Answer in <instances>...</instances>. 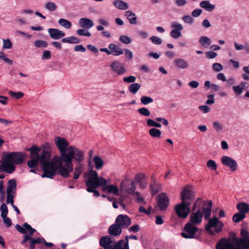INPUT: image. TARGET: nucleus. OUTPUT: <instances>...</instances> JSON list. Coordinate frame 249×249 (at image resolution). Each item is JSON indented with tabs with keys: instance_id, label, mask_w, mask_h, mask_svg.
Here are the masks:
<instances>
[{
	"instance_id": "13",
	"label": "nucleus",
	"mask_w": 249,
	"mask_h": 249,
	"mask_svg": "<svg viewBox=\"0 0 249 249\" xmlns=\"http://www.w3.org/2000/svg\"><path fill=\"white\" fill-rule=\"evenodd\" d=\"M115 222L117 223L122 229H126L131 224L130 218L127 215L124 214L118 215Z\"/></svg>"
},
{
	"instance_id": "63",
	"label": "nucleus",
	"mask_w": 249,
	"mask_h": 249,
	"mask_svg": "<svg viewBox=\"0 0 249 249\" xmlns=\"http://www.w3.org/2000/svg\"><path fill=\"white\" fill-rule=\"evenodd\" d=\"M155 121H157V122L162 123L165 126H167L169 124L168 120L164 118L157 117L155 118Z\"/></svg>"
},
{
	"instance_id": "39",
	"label": "nucleus",
	"mask_w": 249,
	"mask_h": 249,
	"mask_svg": "<svg viewBox=\"0 0 249 249\" xmlns=\"http://www.w3.org/2000/svg\"><path fill=\"white\" fill-rule=\"evenodd\" d=\"M146 124L149 127H155L160 128L161 127L160 124L158 123L157 121L151 119H148L146 120Z\"/></svg>"
},
{
	"instance_id": "24",
	"label": "nucleus",
	"mask_w": 249,
	"mask_h": 249,
	"mask_svg": "<svg viewBox=\"0 0 249 249\" xmlns=\"http://www.w3.org/2000/svg\"><path fill=\"white\" fill-rule=\"evenodd\" d=\"M125 240H120L113 245L112 249H129V245L128 243V236L125 237Z\"/></svg>"
},
{
	"instance_id": "60",
	"label": "nucleus",
	"mask_w": 249,
	"mask_h": 249,
	"mask_svg": "<svg viewBox=\"0 0 249 249\" xmlns=\"http://www.w3.org/2000/svg\"><path fill=\"white\" fill-rule=\"evenodd\" d=\"M213 128L217 131H219L223 129V127L221 123L219 122H214L213 123Z\"/></svg>"
},
{
	"instance_id": "46",
	"label": "nucleus",
	"mask_w": 249,
	"mask_h": 249,
	"mask_svg": "<svg viewBox=\"0 0 249 249\" xmlns=\"http://www.w3.org/2000/svg\"><path fill=\"white\" fill-rule=\"evenodd\" d=\"M34 45L37 48H46L48 43L44 40H38L35 42Z\"/></svg>"
},
{
	"instance_id": "44",
	"label": "nucleus",
	"mask_w": 249,
	"mask_h": 249,
	"mask_svg": "<svg viewBox=\"0 0 249 249\" xmlns=\"http://www.w3.org/2000/svg\"><path fill=\"white\" fill-rule=\"evenodd\" d=\"M141 102L144 105H146L153 102V99L148 96H143L141 98Z\"/></svg>"
},
{
	"instance_id": "23",
	"label": "nucleus",
	"mask_w": 249,
	"mask_h": 249,
	"mask_svg": "<svg viewBox=\"0 0 249 249\" xmlns=\"http://www.w3.org/2000/svg\"><path fill=\"white\" fill-rule=\"evenodd\" d=\"M48 34L50 37L54 40L59 39L62 37V31L55 28H49Z\"/></svg>"
},
{
	"instance_id": "12",
	"label": "nucleus",
	"mask_w": 249,
	"mask_h": 249,
	"mask_svg": "<svg viewBox=\"0 0 249 249\" xmlns=\"http://www.w3.org/2000/svg\"><path fill=\"white\" fill-rule=\"evenodd\" d=\"M110 67L113 72L119 75H124L127 71V70L124 65L118 61H113L111 63Z\"/></svg>"
},
{
	"instance_id": "45",
	"label": "nucleus",
	"mask_w": 249,
	"mask_h": 249,
	"mask_svg": "<svg viewBox=\"0 0 249 249\" xmlns=\"http://www.w3.org/2000/svg\"><path fill=\"white\" fill-rule=\"evenodd\" d=\"M138 111L141 115L145 117H149L151 114L149 110L144 107L138 109Z\"/></svg>"
},
{
	"instance_id": "35",
	"label": "nucleus",
	"mask_w": 249,
	"mask_h": 249,
	"mask_svg": "<svg viewBox=\"0 0 249 249\" xmlns=\"http://www.w3.org/2000/svg\"><path fill=\"white\" fill-rule=\"evenodd\" d=\"M141 86L139 84L134 83L128 86V90L133 94H135L140 89Z\"/></svg>"
},
{
	"instance_id": "38",
	"label": "nucleus",
	"mask_w": 249,
	"mask_h": 249,
	"mask_svg": "<svg viewBox=\"0 0 249 249\" xmlns=\"http://www.w3.org/2000/svg\"><path fill=\"white\" fill-rule=\"evenodd\" d=\"M80 42V40L74 36H71L63 38V42L68 43L77 44Z\"/></svg>"
},
{
	"instance_id": "29",
	"label": "nucleus",
	"mask_w": 249,
	"mask_h": 249,
	"mask_svg": "<svg viewBox=\"0 0 249 249\" xmlns=\"http://www.w3.org/2000/svg\"><path fill=\"white\" fill-rule=\"evenodd\" d=\"M199 5L200 7L208 12L213 11L215 7V5L211 3L209 0L202 1L200 2Z\"/></svg>"
},
{
	"instance_id": "14",
	"label": "nucleus",
	"mask_w": 249,
	"mask_h": 249,
	"mask_svg": "<svg viewBox=\"0 0 249 249\" xmlns=\"http://www.w3.org/2000/svg\"><path fill=\"white\" fill-rule=\"evenodd\" d=\"M16 230L21 233L25 234V235H30L32 237V235L34 234L36 230L33 228L30 225L27 223H25L23 224L22 226L17 224L15 226Z\"/></svg>"
},
{
	"instance_id": "50",
	"label": "nucleus",
	"mask_w": 249,
	"mask_h": 249,
	"mask_svg": "<svg viewBox=\"0 0 249 249\" xmlns=\"http://www.w3.org/2000/svg\"><path fill=\"white\" fill-rule=\"evenodd\" d=\"M170 35L174 39L178 38L182 36L181 32L175 30H172L170 32Z\"/></svg>"
},
{
	"instance_id": "64",
	"label": "nucleus",
	"mask_w": 249,
	"mask_h": 249,
	"mask_svg": "<svg viewBox=\"0 0 249 249\" xmlns=\"http://www.w3.org/2000/svg\"><path fill=\"white\" fill-rule=\"evenodd\" d=\"M1 217L3 219L4 224L7 226V227H9L11 226L12 222L11 219L7 217V215L2 216Z\"/></svg>"
},
{
	"instance_id": "18",
	"label": "nucleus",
	"mask_w": 249,
	"mask_h": 249,
	"mask_svg": "<svg viewBox=\"0 0 249 249\" xmlns=\"http://www.w3.org/2000/svg\"><path fill=\"white\" fill-rule=\"evenodd\" d=\"M212 206L213 203L211 200L203 202L202 211L205 220H208L211 217Z\"/></svg>"
},
{
	"instance_id": "16",
	"label": "nucleus",
	"mask_w": 249,
	"mask_h": 249,
	"mask_svg": "<svg viewBox=\"0 0 249 249\" xmlns=\"http://www.w3.org/2000/svg\"><path fill=\"white\" fill-rule=\"evenodd\" d=\"M203 213L200 209L195 212L192 213L190 216V223L197 225L199 224L202 220Z\"/></svg>"
},
{
	"instance_id": "26",
	"label": "nucleus",
	"mask_w": 249,
	"mask_h": 249,
	"mask_svg": "<svg viewBox=\"0 0 249 249\" xmlns=\"http://www.w3.org/2000/svg\"><path fill=\"white\" fill-rule=\"evenodd\" d=\"M79 24L82 28L89 29L93 26L94 23L92 20L89 18H81L79 20Z\"/></svg>"
},
{
	"instance_id": "28",
	"label": "nucleus",
	"mask_w": 249,
	"mask_h": 249,
	"mask_svg": "<svg viewBox=\"0 0 249 249\" xmlns=\"http://www.w3.org/2000/svg\"><path fill=\"white\" fill-rule=\"evenodd\" d=\"M17 188L16 181L14 179H10L8 181L7 188V195H14Z\"/></svg>"
},
{
	"instance_id": "36",
	"label": "nucleus",
	"mask_w": 249,
	"mask_h": 249,
	"mask_svg": "<svg viewBox=\"0 0 249 249\" xmlns=\"http://www.w3.org/2000/svg\"><path fill=\"white\" fill-rule=\"evenodd\" d=\"M245 217V214L238 212L233 215L232 220L235 223H238L244 219Z\"/></svg>"
},
{
	"instance_id": "27",
	"label": "nucleus",
	"mask_w": 249,
	"mask_h": 249,
	"mask_svg": "<svg viewBox=\"0 0 249 249\" xmlns=\"http://www.w3.org/2000/svg\"><path fill=\"white\" fill-rule=\"evenodd\" d=\"M108 48L110 50L111 53L114 55L119 56L124 53L123 50L117 45L111 43L108 46Z\"/></svg>"
},
{
	"instance_id": "54",
	"label": "nucleus",
	"mask_w": 249,
	"mask_h": 249,
	"mask_svg": "<svg viewBox=\"0 0 249 249\" xmlns=\"http://www.w3.org/2000/svg\"><path fill=\"white\" fill-rule=\"evenodd\" d=\"M212 68L213 71L219 72L223 70V66L219 63H215L213 64Z\"/></svg>"
},
{
	"instance_id": "43",
	"label": "nucleus",
	"mask_w": 249,
	"mask_h": 249,
	"mask_svg": "<svg viewBox=\"0 0 249 249\" xmlns=\"http://www.w3.org/2000/svg\"><path fill=\"white\" fill-rule=\"evenodd\" d=\"M86 28L78 29L76 31V33L79 36H91V33Z\"/></svg>"
},
{
	"instance_id": "19",
	"label": "nucleus",
	"mask_w": 249,
	"mask_h": 249,
	"mask_svg": "<svg viewBox=\"0 0 249 249\" xmlns=\"http://www.w3.org/2000/svg\"><path fill=\"white\" fill-rule=\"evenodd\" d=\"M158 197V204L160 209L165 210L169 205V199L167 195L164 193H161Z\"/></svg>"
},
{
	"instance_id": "8",
	"label": "nucleus",
	"mask_w": 249,
	"mask_h": 249,
	"mask_svg": "<svg viewBox=\"0 0 249 249\" xmlns=\"http://www.w3.org/2000/svg\"><path fill=\"white\" fill-rule=\"evenodd\" d=\"M29 241V248L30 249H35V245L38 244H44L47 247H51L53 245L52 243L47 242L44 238L42 237H38L36 238H33L30 235H25L23 237V240L21 242L22 244H25L27 241Z\"/></svg>"
},
{
	"instance_id": "17",
	"label": "nucleus",
	"mask_w": 249,
	"mask_h": 249,
	"mask_svg": "<svg viewBox=\"0 0 249 249\" xmlns=\"http://www.w3.org/2000/svg\"><path fill=\"white\" fill-rule=\"evenodd\" d=\"M115 243V240L113 238L109 236H106L102 237L100 240V245L105 249H112Z\"/></svg>"
},
{
	"instance_id": "33",
	"label": "nucleus",
	"mask_w": 249,
	"mask_h": 249,
	"mask_svg": "<svg viewBox=\"0 0 249 249\" xmlns=\"http://www.w3.org/2000/svg\"><path fill=\"white\" fill-rule=\"evenodd\" d=\"M199 43L202 46L207 48L211 45L212 41L209 37L206 36H202L199 39Z\"/></svg>"
},
{
	"instance_id": "47",
	"label": "nucleus",
	"mask_w": 249,
	"mask_h": 249,
	"mask_svg": "<svg viewBox=\"0 0 249 249\" xmlns=\"http://www.w3.org/2000/svg\"><path fill=\"white\" fill-rule=\"evenodd\" d=\"M119 40L120 42H121L123 43L128 44L131 42V39L125 35H122L120 36L119 37Z\"/></svg>"
},
{
	"instance_id": "59",
	"label": "nucleus",
	"mask_w": 249,
	"mask_h": 249,
	"mask_svg": "<svg viewBox=\"0 0 249 249\" xmlns=\"http://www.w3.org/2000/svg\"><path fill=\"white\" fill-rule=\"evenodd\" d=\"M183 21L187 24H192L194 22V19L191 16L187 15L182 17Z\"/></svg>"
},
{
	"instance_id": "57",
	"label": "nucleus",
	"mask_w": 249,
	"mask_h": 249,
	"mask_svg": "<svg viewBox=\"0 0 249 249\" xmlns=\"http://www.w3.org/2000/svg\"><path fill=\"white\" fill-rule=\"evenodd\" d=\"M133 196H136V200L138 203H140L142 204L145 203L144 198L141 196V194L139 192H136L135 195Z\"/></svg>"
},
{
	"instance_id": "25",
	"label": "nucleus",
	"mask_w": 249,
	"mask_h": 249,
	"mask_svg": "<svg viewBox=\"0 0 249 249\" xmlns=\"http://www.w3.org/2000/svg\"><path fill=\"white\" fill-rule=\"evenodd\" d=\"M174 63L176 67L178 69H186L189 67L188 62L183 58H176Z\"/></svg>"
},
{
	"instance_id": "4",
	"label": "nucleus",
	"mask_w": 249,
	"mask_h": 249,
	"mask_svg": "<svg viewBox=\"0 0 249 249\" xmlns=\"http://www.w3.org/2000/svg\"><path fill=\"white\" fill-rule=\"evenodd\" d=\"M182 202L178 204L175 211L179 217L186 218L190 213V206L195 197V194L190 187H186L180 194Z\"/></svg>"
},
{
	"instance_id": "40",
	"label": "nucleus",
	"mask_w": 249,
	"mask_h": 249,
	"mask_svg": "<svg viewBox=\"0 0 249 249\" xmlns=\"http://www.w3.org/2000/svg\"><path fill=\"white\" fill-rule=\"evenodd\" d=\"M9 94L12 98L16 99H19L22 98L24 96V93L21 91L16 92L10 90L9 92Z\"/></svg>"
},
{
	"instance_id": "37",
	"label": "nucleus",
	"mask_w": 249,
	"mask_h": 249,
	"mask_svg": "<svg viewBox=\"0 0 249 249\" xmlns=\"http://www.w3.org/2000/svg\"><path fill=\"white\" fill-rule=\"evenodd\" d=\"M149 133L152 137L159 138L160 137L161 132L160 129L156 128H152L149 130Z\"/></svg>"
},
{
	"instance_id": "31",
	"label": "nucleus",
	"mask_w": 249,
	"mask_h": 249,
	"mask_svg": "<svg viewBox=\"0 0 249 249\" xmlns=\"http://www.w3.org/2000/svg\"><path fill=\"white\" fill-rule=\"evenodd\" d=\"M124 16L129 20L131 24H136L137 23V17L135 14L131 11H126L125 12Z\"/></svg>"
},
{
	"instance_id": "20",
	"label": "nucleus",
	"mask_w": 249,
	"mask_h": 249,
	"mask_svg": "<svg viewBox=\"0 0 249 249\" xmlns=\"http://www.w3.org/2000/svg\"><path fill=\"white\" fill-rule=\"evenodd\" d=\"M110 235L116 236L120 235L122 232V229L120 226L115 222V223L111 225L108 230Z\"/></svg>"
},
{
	"instance_id": "55",
	"label": "nucleus",
	"mask_w": 249,
	"mask_h": 249,
	"mask_svg": "<svg viewBox=\"0 0 249 249\" xmlns=\"http://www.w3.org/2000/svg\"><path fill=\"white\" fill-rule=\"evenodd\" d=\"M243 70L245 72V74H243L242 75V77L244 80H249V68L248 66H244L243 67Z\"/></svg>"
},
{
	"instance_id": "11",
	"label": "nucleus",
	"mask_w": 249,
	"mask_h": 249,
	"mask_svg": "<svg viewBox=\"0 0 249 249\" xmlns=\"http://www.w3.org/2000/svg\"><path fill=\"white\" fill-rule=\"evenodd\" d=\"M195 226L194 224L188 222L184 226V232L181 233V236L186 239L194 238L195 234L198 230Z\"/></svg>"
},
{
	"instance_id": "30",
	"label": "nucleus",
	"mask_w": 249,
	"mask_h": 249,
	"mask_svg": "<svg viewBox=\"0 0 249 249\" xmlns=\"http://www.w3.org/2000/svg\"><path fill=\"white\" fill-rule=\"evenodd\" d=\"M112 3L116 8L121 10H126L129 7L128 4L122 0H115Z\"/></svg>"
},
{
	"instance_id": "3",
	"label": "nucleus",
	"mask_w": 249,
	"mask_h": 249,
	"mask_svg": "<svg viewBox=\"0 0 249 249\" xmlns=\"http://www.w3.org/2000/svg\"><path fill=\"white\" fill-rule=\"evenodd\" d=\"M25 155L23 153L13 152L3 155L2 163L0 165V172H5L11 174L15 171V164H20L23 162Z\"/></svg>"
},
{
	"instance_id": "21",
	"label": "nucleus",
	"mask_w": 249,
	"mask_h": 249,
	"mask_svg": "<svg viewBox=\"0 0 249 249\" xmlns=\"http://www.w3.org/2000/svg\"><path fill=\"white\" fill-rule=\"evenodd\" d=\"M151 179L152 180L150 185V187L153 196H154L161 190V185L160 183L157 182L154 175L152 176Z\"/></svg>"
},
{
	"instance_id": "48",
	"label": "nucleus",
	"mask_w": 249,
	"mask_h": 249,
	"mask_svg": "<svg viewBox=\"0 0 249 249\" xmlns=\"http://www.w3.org/2000/svg\"><path fill=\"white\" fill-rule=\"evenodd\" d=\"M208 168L212 170H216L217 169V164L216 162L212 160H208L207 163Z\"/></svg>"
},
{
	"instance_id": "42",
	"label": "nucleus",
	"mask_w": 249,
	"mask_h": 249,
	"mask_svg": "<svg viewBox=\"0 0 249 249\" xmlns=\"http://www.w3.org/2000/svg\"><path fill=\"white\" fill-rule=\"evenodd\" d=\"M171 27L173 29L172 30H175L180 32H181L183 29L182 25L180 23L176 21L171 23Z\"/></svg>"
},
{
	"instance_id": "9",
	"label": "nucleus",
	"mask_w": 249,
	"mask_h": 249,
	"mask_svg": "<svg viewBox=\"0 0 249 249\" xmlns=\"http://www.w3.org/2000/svg\"><path fill=\"white\" fill-rule=\"evenodd\" d=\"M237 249H249V232L245 229L241 230V237L236 240Z\"/></svg>"
},
{
	"instance_id": "58",
	"label": "nucleus",
	"mask_w": 249,
	"mask_h": 249,
	"mask_svg": "<svg viewBox=\"0 0 249 249\" xmlns=\"http://www.w3.org/2000/svg\"><path fill=\"white\" fill-rule=\"evenodd\" d=\"M136 78L134 76L130 75L128 77H124L123 78V81L124 82L128 83H134L136 81Z\"/></svg>"
},
{
	"instance_id": "52",
	"label": "nucleus",
	"mask_w": 249,
	"mask_h": 249,
	"mask_svg": "<svg viewBox=\"0 0 249 249\" xmlns=\"http://www.w3.org/2000/svg\"><path fill=\"white\" fill-rule=\"evenodd\" d=\"M150 40L153 44L156 45H160L162 43L161 39L157 36H152L150 38Z\"/></svg>"
},
{
	"instance_id": "49",
	"label": "nucleus",
	"mask_w": 249,
	"mask_h": 249,
	"mask_svg": "<svg viewBox=\"0 0 249 249\" xmlns=\"http://www.w3.org/2000/svg\"><path fill=\"white\" fill-rule=\"evenodd\" d=\"M0 59L10 65H12L13 64V60L7 58L2 52H0Z\"/></svg>"
},
{
	"instance_id": "15",
	"label": "nucleus",
	"mask_w": 249,
	"mask_h": 249,
	"mask_svg": "<svg viewBox=\"0 0 249 249\" xmlns=\"http://www.w3.org/2000/svg\"><path fill=\"white\" fill-rule=\"evenodd\" d=\"M222 163L230 168L231 171H235L237 168V164L236 160L229 156H224L221 158Z\"/></svg>"
},
{
	"instance_id": "41",
	"label": "nucleus",
	"mask_w": 249,
	"mask_h": 249,
	"mask_svg": "<svg viewBox=\"0 0 249 249\" xmlns=\"http://www.w3.org/2000/svg\"><path fill=\"white\" fill-rule=\"evenodd\" d=\"M44 6L46 9L51 12L55 11L57 8L56 4L53 2H47Z\"/></svg>"
},
{
	"instance_id": "10",
	"label": "nucleus",
	"mask_w": 249,
	"mask_h": 249,
	"mask_svg": "<svg viewBox=\"0 0 249 249\" xmlns=\"http://www.w3.org/2000/svg\"><path fill=\"white\" fill-rule=\"evenodd\" d=\"M136 189L134 181L128 178H125L120 184V189L131 195H135Z\"/></svg>"
},
{
	"instance_id": "53",
	"label": "nucleus",
	"mask_w": 249,
	"mask_h": 249,
	"mask_svg": "<svg viewBox=\"0 0 249 249\" xmlns=\"http://www.w3.org/2000/svg\"><path fill=\"white\" fill-rule=\"evenodd\" d=\"M232 90L234 94L236 96H240L243 91V90L242 89V88H240V87L238 85L233 86L232 87Z\"/></svg>"
},
{
	"instance_id": "62",
	"label": "nucleus",
	"mask_w": 249,
	"mask_h": 249,
	"mask_svg": "<svg viewBox=\"0 0 249 249\" xmlns=\"http://www.w3.org/2000/svg\"><path fill=\"white\" fill-rule=\"evenodd\" d=\"M51 57V52L50 51L46 50L44 51L43 53V54L42 56V59H49Z\"/></svg>"
},
{
	"instance_id": "5",
	"label": "nucleus",
	"mask_w": 249,
	"mask_h": 249,
	"mask_svg": "<svg viewBox=\"0 0 249 249\" xmlns=\"http://www.w3.org/2000/svg\"><path fill=\"white\" fill-rule=\"evenodd\" d=\"M84 177L86 178L87 191L89 193H93L95 196H99V192L95 189L99 186L102 187L103 185H106L107 183V180L101 177H99L97 172L93 170L85 172Z\"/></svg>"
},
{
	"instance_id": "6",
	"label": "nucleus",
	"mask_w": 249,
	"mask_h": 249,
	"mask_svg": "<svg viewBox=\"0 0 249 249\" xmlns=\"http://www.w3.org/2000/svg\"><path fill=\"white\" fill-rule=\"evenodd\" d=\"M208 222L205 226L206 231L211 235L220 232L224 227V223L220 221L218 217L213 216L208 219Z\"/></svg>"
},
{
	"instance_id": "22",
	"label": "nucleus",
	"mask_w": 249,
	"mask_h": 249,
	"mask_svg": "<svg viewBox=\"0 0 249 249\" xmlns=\"http://www.w3.org/2000/svg\"><path fill=\"white\" fill-rule=\"evenodd\" d=\"M103 191H107L108 193L118 196L119 195V190L118 187L114 185H104L102 186Z\"/></svg>"
},
{
	"instance_id": "1",
	"label": "nucleus",
	"mask_w": 249,
	"mask_h": 249,
	"mask_svg": "<svg viewBox=\"0 0 249 249\" xmlns=\"http://www.w3.org/2000/svg\"><path fill=\"white\" fill-rule=\"evenodd\" d=\"M55 142L60 155L59 157H54L51 161H50L51 154L49 152L35 146L29 149L31 160L28 161L27 165L31 168L30 172L36 173V170L35 168L40 163L44 171L42 178H52L57 173L62 176V138L56 137Z\"/></svg>"
},
{
	"instance_id": "7",
	"label": "nucleus",
	"mask_w": 249,
	"mask_h": 249,
	"mask_svg": "<svg viewBox=\"0 0 249 249\" xmlns=\"http://www.w3.org/2000/svg\"><path fill=\"white\" fill-rule=\"evenodd\" d=\"M239 238L233 237L228 239L222 238L219 240L216 245V249H237L236 240Z\"/></svg>"
},
{
	"instance_id": "34",
	"label": "nucleus",
	"mask_w": 249,
	"mask_h": 249,
	"mask_svg": "<svg viewBox=\"0 0 249 249\" xmlns=\"http://www.w3.org/2000/svg\"><path fill=\"white\" fill-rule=\"evenodd\" d=\"M93 161L96 169L100 170L102 168L104 165V161L101 157L98 156H95L93 157Z\"/></svg>"
},
{
	"instance_id": "2",
	"label": "nucleus",
	"mask_w": 249,
	"mask_h": 249,
	"mask_svg": "<svg viewBox=\"0 0 249 249\" xmlns=\"http://www.w3.org/2000/svg\"><path fill=\"white\" fill-rule=\"evenodd\" d=\"M84 159L83 151L75 146L70 145L67 140L63 138V178L70 177L71 173L73 171V160L77 163L74 168L73 179H78L85 169L84 164L80 163Z\"/></svg>"
},
{
	"instance_id": "32",
	"label": "nucleus",
	"mask_w": 249,
	"mask_h": 249,
	"mask_svg": "<svg viewBox=\"0 0 249 249\" xmlns=\"http://www.w3.org/2000/svg\"><path fill=\"white\" fill-rule=\"evenodd\" d=\"M237 209L239 212L245 214L249 212V204L245 202L239 203L237 205Z\"/></svg>"
},
{
	"instance_id": "61",
	"label": "nucleus",
	"mask_w": 249,
	"mask_h": 249,
	"mask_svg": "<svg viewBox=\"0 0 249 249\" xmlns=\"http://www.w3.org/2000/svg\"><path fill=\"white\" fill-rule=\"evenodd\" d=\"M206 56L209 59L214 58L217 56V53L213 51H208L206 53Z\"/></svg>"
},
{
	"instance_id": "51",
	"label": "nucleus",
	"mask_w": 249,
	"mask_h": 249,
	"mask_svg": "<svg viewBox=\"0 0 249 249\" xmlns=\"http://www.w3.org/2000/svg\"><path fill=\"white\" fill-rule=\"evenodd\" d=\"M3 49H9L12 46V43L9 39H3Z\"/></svg>"
},
{
	"instance_id": "56",
	"label": "nucleus",
	"mask_w": 249,
	"mask_h": 249,
	"mask_svg": "<svg viewBox=\"0 0 249 249\" xmlns=\"http://www.w3.org/2000/svg\"><path fill=\"white\" fill-rule=\"evenodd\" d=\"M0 210L1 211V216L7 215L8 214V208L5 203L1 205Z\"/></svg>"
}]
</instances>
